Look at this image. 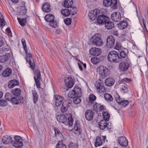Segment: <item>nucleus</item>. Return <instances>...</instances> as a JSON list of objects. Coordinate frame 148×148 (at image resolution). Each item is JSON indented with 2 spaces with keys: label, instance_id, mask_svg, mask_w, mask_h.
Listing matches in <instances>:
<instances>
[{
  "label": "nucleus",
  "instance_id": "1",
  "mask_svg": "<svg viewBox=\"0 0 148 148\" xmlns=\"http://www.w3.org/2000/svg\"><path fill=\"white\" fill-rule=\"evenodd\" d=\"M108 60L112 62L118 63L121 61L119 53L116 51H110L107 56Z\"/></svg>",
  "mask_w": 148,
  "mask_h": 148
},
{
  "label": "nucleus",
  "instance_id": "2",
  "mask_svg": "<svg viewBox=\"0 0 148 148\" xmlns=\"http://www.w3.org/2000/svg\"><path fill=\"white\" fill-rule=\"evenodd\" d=\"M101 35L99 34H96L92 36L90 40L92 44L98 47L101 46L103 42L101 39Z\"/></svg>",
  "mask_w": 148,
  "mask_h": 148
},
{
  "label": "nucleus",
  "instance_id": "3",
  "mask_svg": "<svg viewBox=\"0 0 148 148\" xmlns=\"http://www.w3.org/2000/svg\"><path fill=\"white\" fill-rule=\"evenodd\" d=\"M45 20L49 22V25L51 27L54 28L56 27L57 26V23L55 20V16L54 15L50 14L46 15L45 16Z\"/></svg>",
  "mask_w": 148,
  "mask_h": 148
},
{
  "label": "nucleus",
  "instance_id": "4",
  "mask_svg": "<svg viewBox=\"0 0 148 148\" xmlns=\"http://www.w3.org/2000/svg\"><path fill=\"white\" fill-rule=\"evenodd\" d=\"M97 71L102 78L108 76L110 74L109 69L102 66L98 67L97 68Z\"/></svg>",
  "mask_w": 148,
  "mask_h": 148
},
{
  "label": "nucleus",
  "instance_id": "5",
  "mask_svg": "<svg viewBox=\"0 0 148 148\" xmlns=\"http://www.w3.org/2000/svg\"><path fill=\"white\" fill-rule=\"evenodd\" d=\"M125 61H123L120 63L119 64V68L121 71H124L129 68L130 64V61L128 58H126Z\"/></svg>",
  "mask_w": 148,
  "mask_h": 148
},
{
  "label": "nucleus",
  "instance_id": "6",
  "mask_svg": "<svg viewBox=\"0 0 148 148\" xmlns=\"http://www.w3.org/2000/svg\"><path fill=\"white\" fill-rule=\"evenodd\" d=\"M34 79L38 88L40 87V80L41 78V75L40 71L38 69H36L34 71Z\"/></svg>",
  "mask_w": 148,
  "mask_h": 148
},
{
  "label": "nucleus",
  "instance_id": "7",
  "mask_svg": "<svg viewBox=\"0 0 148 148\" xmlns=\"http://www.w3.org/2000/svg\"><path fill=\"white\" fill-rule=\"evenodd\" d=\"M27 54L26 57V61L29 63L31 68L33 69L35 68V64L34 63V60L32 58V55L30 53L28 52L27 49L25 50Z\"/></svg>",
  "mask_w": 148,
  "mask_h": 148
},
{
  "label": "nucleus",
  "instance_id": "8",
  "mask_svg": "<svg viewBox=\"0 0 148 148\" xmlns=\"http://www.w3.org/2000/svg\"><path fill=\"white\" fill-rule=\"evenodd\" d=\"M109 18L105 15L99 16L97 18V23L99 25L104 24L108 21H109Z\"/></svg>",
  "mask_w": 148,
  "mask_h": 148
},
{
  "label": "nucleus",
  "instance_id": "9",
  "mask_svg": "<svg viewBox=\"0 0 148 148\" xmlns=\"http://www.w3.org/2000/svg\"><path fill=\"white\" fill-rule=\"evenodd\" d=\"M99 10L97 9L91 11L88 14L90 19L92 21H94L97 18V16L99 15Z\"/></svg>",
  "mask_w": 148,
  "mask_h": 148
},
{
  "label": "nucleus",
  "instance_id": "10",
  "mask_svg": "<svg viewBox=\"0 0 148 148\" xmlns=\"http://www.w3.org/2000/svg\"><path fill=\"white\" fill-rule=\"evenodd\" d=\"M115 41V38L113 36H108L107 39V47L110 48H112L114 44Z\"/></svg>",
  "mask_w": 148,
  "mask_h": 148
},
{
  "label": "nucleus",
  "instance_id": "11",
  "mask_svg": "<svg viewBox=\"0 0 148 148\" xmlns=\"http://www.w3.org/2000/svg\"><path fill=\"white\" fill-rule=\"evenodd\" d=\"M118 142L120 145L123 147L127 146L128 145V142L126 138L124 136H120L117 139Z\"/></svg>",
  "mask_w": 148,
  "mask_h": 148
},
{
  "label": "nucleus",
  "instance_id": "12",
  "mask_svg": "<svg viewBox=\"0 0 148 148\" xmlns=\"http://www.w3.org/2000/svg\"><path fill=\"white\" fill-rule=\"evenodd\" d=\"M111 18L113 21L118 22L121 20V14L119 12H114L111 14Z\"/></svg>",
  "mask_w": 148,
  "mask_h": 148
},
{
  "label": "nucleus",
  "instance_id": "13",
  "mask_svg": "<svg viewBox=\"0 0 148 148\" xmlns=\"http://www.w3.org/2000/svg\"><path fill=\"white\" fill-rule=\"evenodd\" d=\"M11 101L15 104L23 103L24 102L23 98L21 96L13 97Z\"/></svg>",
  "mask_w": 148,
  "mask_h": 148
},
{
  "label": "nucleus",
  "instance_id": "14",
  "mask_svg": "<svg viewBox=\"0 0 148 148\" xmlns=\"http://www.w3.org/2000/svg\"><path fill=\"white\" fill-rule=\"evenodd\" d=\"M90 53L92 55L97 56L99 55L101 53V51L99 48L95 47H93L90 49L89 51Z\"/></svg>",
  "mask_w": 148,
  "mask_h": 148
},
{
  "label": "nucleus",
  "instance_id": "15",
  "mask_svg": "<svg viewBox=\"0 0 148 148\" xmlns=\"http://www.w3.org/2000/svg\"><path fill=\"white\" fill-rule=\"evenodd\" d=\"M56 118L58 121L60 123L66 125L68 124L66 117L64 114H59L57 116Z\"/></svg>",
  "mask_w": 148,
  "mask_h": 148
},
{
  "label": "nucleus",
  "instance_id": "16",
  "mask_svg": "<svg viewBox=\"0 0 148 148\" xmlns=\"http://www.w3.org/2000/svg\"><path fill=\"white\" fill-rule=\"evenodd\" d=\"M54 99L55 101L56 105L57 106H59L61 104L64 99L61 96L56 95L54 97Z\"/></svg>",
  "mask_w": 148,
  "mask_h": 148
},
{
  "label": "nucleus",
  "instance_id": "17",
  "mask_svg": "<svg viewBox=\"0 0 148 148\" xmlns=\"http://www.w3.org/2000/svg\"><path fill=\"white\" fill-rule=\"evenodd\" d=\"M10 56V53H6L5 55L0 56V63H3L7 62Z\"/></svg>",
  "mask_w": 148,
  "mask_h": 148
},
{
  "label": "nucleus",
  "instance_id": "18",
  "mask_svg": "<svg viewBox=\"0 0 148 148\" xmlns=\"http://www.w3.org/2000/svg\"><path fill=\"white\" fill-rule=\"evenodd\" d=\"M64 82L66 87L69 88H71L74 84L73 79L70 77L66 78L64 80Z\"/></svg>",
  "mask_w": 148,
  "mask_h": 148
},
{
  "label": "nucleus",
  "instance_id": "19",
  "mask_svg": "<svg viewBox=\"0 0 148 148\" xmlns=\"http://www.w3.org/2000/svg\"><path fill=\"white\" fill-rule=\"evenodd\" d=\"M94 113L91 110H87L85 113V117L88 121L92 120L93 116Z\"/></svg>",
  "mask_w": 148,
  "mask_h": 148
},
{
  "label": "nucleus",
  "instance_id": "20",
  "mask_svg": "<svg viewBox=\"0 0 148 148\" xmlns=\"http://www.w3.org/2000/svg\"><path fill=\"white\" fill-rule=\"evenodd\" d=\"M97 90L99 92H104L106 90L103 83L101 82H97L96 84Z\"/></svg>",
  "mask_w": 148,
  "mask_h": 148
},
{
  "label": "nucleus",
  "instance_id": "21",
  "mask_svg": "<svg viewBox=\"0 0 148 148\" xmlns=\"http://www.w3.org/2000/svg\"><path fill=\"white\" fill-rule=\"evenodd\" d=\"M19 84V82L18 80L16 79H13L9 82L8 86L9 88H12Z\"/></svg>",
  "mask_w": 148,
  "mask_h": 148
},
{
  "label": "nucleus",
  "instance_id": "22",
  "mask_svg": "<svg viewBox=\"0 0 148 148\" xmlns=\"http://www.w3.org/2000/svg\"><path fill=\"white\" fill-rule=\"evenodd\" d=\"M12 72L11 69L9 67L6 68L2 72V75L4 77H7L10 76Z\"/></svg>",
  "mask_w": 148,
  "mask_h": 148
},
{
  "label": "nucleus",
  "instance_id": "23",
  "mask_svg": "<svg viewBox=\"0 0 148 148\" xmlns=\"http://www.w3.org/2000/svg\"><path fill=\"white\" fill-rule=\"evenodd\" d=\"M13 138L10 136H4L2 139V142L5 144H8L10 143H12Z\"/></svg>",
  "mask_w": 148,
  "mask_h": 148
},
{
  "label": "nucleus",
  "instance_id": "24",
  "mask_svg": "<svg viewBox=\"0 0 148 148\" xmlns=\"http://www.w3.org/2000/svg\"><path fill=\"white\" fill-rule=\"evenodd\" d=\"M114 79L112 78L109 77L105 80V83L107 86H111L114 85Z\"/></svg>",
  "mask_w": 148,
  "mask_h": 148
},
{
  "label": "nucleus",
  "instance_id": "25",
  "mask_svg": "<svg viewBox=\"0 0 148 148\" xmlns=\"http://www.w3.org/2000/svg\"><path fill=\"white\" fill-rule=\"evenodd\" d=\"M127 23L126 21L123 20L120 22L118 24V27L120 29H123L127 26Z\"/></svg>",
  "mask_w": 148,
  "mask_h": 148
},
{
  "label": "nucleus",
  "instance_id": "26",
  "mask_svg": "<svg viewBox=\"0 0 148 148\" xmlns=\"http://www.w3.org/2000/svg\"><path fill=\"white\" fill-rule=\"evenodd\" d=\"M104 97L106 101L109 103H111L113 101V98L110 94L105 93L104 95Z\"/></svg>",
  "mask_w": 148,
  "mask_h": 148
},
{
  "label": "nucleus",
  "instance_id": "27",
  "mask_svg": "<svg viewBox=\"0 0 148 148\" xmlns=\"http://www.w3.org/2000/svg\"><path fill=\"white\" fill-rule=\"evenodd\" d=\"M50 5L48 3H45L42 7V10L45 12H48L51 11Z\"/></svg>",
  "mask_w": 148,
  "mask_h": 148
},
{
  "label": "nucleus",
  "instance_id": "28",
  "mask_svg": "<svg viewBox=\"0 0 148 148\" xmlns=\"http://www.w3.org/2000/svg\"><path fill=\"white\" fill-rule=\"evenodd\" d=\"M73 3L72 0H65L64 3V6L67 8H71Z\"/></svg>",
  "mask_w": 148,
  "mask_h": 148
},
{
  "label": "nucleus",
  "instance_id": "29",
  "mask_svg": "<svg viewBox=\"0 0 148 148\" xmlns=\"http://www.w3.org/2000/svg\"><path fill=\"white\" fill-rule=\"evenodd\" d=\"M107 125L106 121L105 120L101 121L99 124V128L102 130H103L105 129Z\"/></svg>",
  "mask_w": 148,
  "mask_h": 148
},
{
  "label": "nucleus",
  "instance_id": "30",
  "mask_svg": "<svg viewBox=\"0 0 148 148\" xmlns=\"http://www.w3.org/2000/svg\"><path fill=\"white\" fill-rule=\"evenodd\" d=\"M12 144L16 147H21L23 146V143L22 141H15L12 140Z\"/></svg>",
  "mask_w": 148,
  "mask_h": 148
},
{
  "label": "nucleus",
  "instance_id": "31",
  "mask_svg": "<svg viewBox=\"0 0 148 148\" xmlns=\"http://www.w3.org/2000/svg\"><path fill=\"white\" fill-rule=\"evenodd\" d=\"M105 27L108 29H112L114 26L113 23L112 21H108L105 23Z\"/></svg>",
  "mask_w": 148,
  "mask_h": 148
},
{
  "label": "nucleus",
  "instance_id": "32",
  "mask_svg": "<svg viewBox=\"0 0 148 148\" xmlns=\"http://www.w3.org/2000/svg\"><path fill=\"white\" fill-rule=\"evenodd\" d=\"M75 92L77 94L78 97H79L82 96V92L81 88L77 86H75L74 87L73 89Z\"/></svg>",
  "mask_w": 148,
  "mask_h": 148
},
{
  "label": "nucleus",
  "instance_id": "33",
  "mask_svg": "<svg viewBox=\"0 0 148 148\" xmlns=\"http://www.w3.org/2000/svg\"><path fill=\"white\" fill-rule=\"evenodd\" d=\"M103 143L102 141L99 136L96 137L95 142V146L96 147H98L99 146L102 145Z\"/></svg>",
  "mask_w": 148,
  "mask_h": 148
},
{
  "label": "nucleus",
  "instance_id": "34",
  "mask_svg": "<svg viewBox=\"0 0 148 148\" xmlns=\"http://www.w3.org/2000/svg\"><path fill=\"white\" fill-rule=\"evenodd\" d=\"M32 95L34 103V104H36L38 100V95L35 90H32Z\"/></svg>",
  "mask_w": 148,
  "mask_h": 148
},
{
  "label": "nucleus",
  "instance_id": "35",
  "mask_svg": "<svg viewBox=\"0 0 148 148\" xmlns=\"http://www.w3.org/2000/svg\"><path fill=\"white\" fill-rule=\"evenodd\" d=\"M11 93L15 96H19L21 94V90L18 88H16L11 91Z\"/></svg>",
  "mask_w": 148,
  "mask_h": 148
},
{
  "label": "nucleus",
  "instance_id": "36",
  "mask_svg": "<svg viewBox=\"0 0 148 148\" xmlns=\"http://www.w3.org/2000/svg\"><path fill=\"white\" fill-rule=\"evenodd\" d=\"M17 20L20 25L24 26L27 23V19L25 18H17Z\"/></svg>",
  "mask_w": 148,
  "mask_h": 148
},
{
  "label": "nucleus",
  "instance_id": "37",
  "mask_svg": "<svg viewBox=\"0 0 148 148\" xmlns=\"http://www.w3.org/2000/svg\"><path fill=\"white\" fill-rule=\"evenodd\" d=\"M6 23L2 14L0 12V26L3 27L5 25Z\"/></svg>",
  "mask_w": 148,
  "mask_h": 148
},
{
  "label": "nucleus",
  "instance_id": "38",
  "mask_svg": "<svg viewBox=\"0 0 148 148\" xmlns=\"http://www.w3.org/2000/svg\"><path fill=\"white\" fill-rule=\"evenodd\" d=\"M67 117H68V124L69 126H71L73 124V120L72 117V115L71 114H69L67 115Z\"/></svg>",
  "mask_w": 148,
  "mask_h": 148
},
{
  "label": "nucleus",
  "instance_id": "39",
  "mask_svg": "<svg viewBox=\"0 0 148 148\" xmlns=\"http://www.w3.org/2000/svg\"><path fill=\"white\" fill-rule=\"evenodd\" d=\"M76 94H77L75 92L73 89L69 92L68 94V95L69 97L71 98H74V97H78Z\"/></svg>",
  "mask_w": 148,
  "mask_h": 148
},
{
  "label": "nucleus",
  "instance_id": "40",
  "mask_svg": "<svg viewBox=\"0 0 148 148\" xmlns=\"http://www.w3.org/2000/svg\"><path fill=\"white\" fill-rule=\"evenodd\" d=\"M61 13L64 16H68L70 14V12L69 9H64L62 10Z\"/></svg>",
  "mask_w": 148,
  "mask_h": 148
},
{
  "label": "nucleus",
  "instance_id": "41",
  "mask_svg": "<svg viewBox=\"0 0 148 148\" xmlns=\"http://www.w3.org/2000/svg\"><path fill=\"white\" fill-rule=\"evenodd\" d=\"M74 129L76 131V132H77L78 133L80 134L81 132V130L79 124L77 122H76L75 123Z\"/></svg>",
  "mask_w": 148,
  "mask_h": 148
},
{
  "label": "nucleus",
  "instance_id": "42",
  "mask_svg": "<svg viewBox=\"0 0 148 148\" xmlns=\"http://www.w3.org/2000/svg\"><path fill=\"white\" fill-rule=\"evenodd\" d=\"M5 97L6 100L11 101L13 98L12 93L9 92L6 93L5 95Z\"/></svg>",
  "mask_w": 148,
  "mask_h": 148
},
{
  "label": "nucleus",
  "instance_id": "43",
  "mask_svg": "<svg viewBox=\"0 0 148 148\" xmlns=\"http://www.w3.org/2000/svg\"><path fill=\"white\" fill-rule=\"evenodd\" d=\"M56 148H66V147L65 145L62 143V141H59L57 144Z\"/></svg>",
  "mask_w": 148,
  "mask_h": 148
},
{
  "label": "nucleus",
  "instance_id": "44",
  "mask_svg": "<svg viewBox=\"0 0 148 148\" xmlns=\"http://www.w3.org/2000/svg\"><path fill=\"white\" fill-rule=\"evenodd\" d=\"M68 107L67 105H66L63 103L61 108V112L63 113L66 112L67 110Z\"/></svg>",
  "mask_w": 148,
  "mask_h": 148
},
{
  "label": "nucleus",
  "instance_id": "45",
  "mask_svg": "<svg viewBox=\"0 0 148 148\" xmlns=\"http://www.w3.org/2000/svg\"><path fill=\"white\" fill-rule=\"evenodd\" d=\"M119 56L121 58V60H122V58H125V60H126V58H128L127 53L123 51H122L120 52Z\"/></svg>",
  "mask_w": 148,
  "mask_h": 148
},
{
  "label": "nucleus",
  "instance_id": "46",
  "mask_svg": "<svg viewBox=\"0 0 148 148\" xmlns=\"http://www.w3.org/2000/svg\"><path fill=\"white\" fill-rule=\"evenodd\" d=\"M97 97L94 94L90 95L89 96V102L92 103L96 99Z\"/></svg>",
  "mask_w": 148,
  "mask_h": 148
},
{
  "label": "nucleus",
  "instance_id": "47",
  "mask_svg": "<svg viewBox=\"0 0 148 148\" xmlns=\"http://www.w3.org/2000/svg\"><path fill=\"white\" fill-rule=\"evenodd\" d=\"M99 61V59L96 57H93L91 59V62L94 64H97Z\"/></svg>",
  "mask_w": 148,
  "mask_h": 148
},
{
  "label": "nucleus",
  "instance_id": "48",
  "mask_svg": "<svg viewBox=\"0 0 148 148\" xmlns=\"http://www.w3.org/2000/svg\"><path fill=\"white\" fill-rule=\"evenodd\" d=\"M111 0H103V4L106 7H108L111 5Z\"/></svg>",
  "mask_w": 148,
  "mask_h": 148
},
{
  "label": "nucleus",
  "instance_id": "49",
  "mask_svg": "<svg viewBox=\"0 0 148 148\" xmlns=\"http://www.w3.org/2000/svg\"><path fill=\"white\" fill-rule=\"evenodd\" d=\"M102 114L103 116L104 120L106 121H108L110 115L107 112H103Z\"/></svg>",
  "mask_w": 148,
  "mask_h": 148
},
{
  "label": "nucleus",
  "instance_id": "50",
  "mask_svg": "<svg viewBox=\"0 0 148 148\" xmlns=\"http://www.w3.org/2000/svg\"><path fill=\"white\" fill-rule=\"evenodd\" d=\"M63 103L66 105H67V106L69 107L71 105L72 101L71 100L68 99L65 100Z\"/></svg>",
  "mask_w": 148,
  "mask_h": 148
},
{
  "label": "nucleus",
  "instance_id": "51",
  "mask_svg": "<svg viewBox=\"0 0 148 148\" xmlns=\"http://www.w3.org/2000/svg\"><path fill=\"white\" fill-rule=\"evenodd\" d=\"M70 10V13H71L72 15H75L77 12V9L76 8L71 7Z\"/></svg>",
  "mask_w": 148,
  "mask_h": 148
},
{
  "label": "nucleus",
  "instance_id": "52",
  "mask_svg": "<svg viewBox=\"0 0 148 148\" xmlns=\"http://www.w3.org/2000/svg\"><path fill=\"white\" fill-rule=\"evenodd\" d=\"M79 97H77L73 98V101L75 103L77 104L80 103L81 99Z\"/></svg>",
  "mask_w": 148,
  "mask_h": 148
},
{
  "label": "nucleus",
  "instance_id": "53",
  "mask_svg": "<svg viewBox=\"0 0 148 148\" xmlns=\"http://www.w3.org/2000/svg\"><path fill=\"white\" fill-rule=\"evenodd\" d=\"M121 91L123 92H128V88L127 86L124 85H122L121 87Z\"/></svg>",
  "mask_w": 148,
  "mask_h": 148
},
{
  "label": "nucleus",
  "instance_id": "54",
  "mask_svg": "<svg viewBox=\"0 0 148 148\" xmlns=\"http://www.w3.org/2000/svg\"><path fill=\"white\" fill-rule=\"evenodd\" d=\"M54 130L55 132V135L56 136H61L62 135V134L60 132V130L57 128H54Z\"/></svg>",
  "mask_w": 148,
  "mask_h": 148
},
{
  "label": "nucleus",
  "instance_id": "55",
  "mask_svg": "<svg viewBox=\"0 0 148 148\" xmlns=\"http://www.w3.org/2000/svg\"><path fill=\"white\" fill-rule=\"evenodd\" d=\"M121 102L119 103L124 106H127L129 103L128 101L127 100H122V99Z\"/></svg>",
  "mask_w": 148,
  "mask_h": 148
},
{
  "label": "nucleus",
  "instance_id": "56",
  "mask_svg": "<svg viewBox=\"0 0 148 148\" xmlns=\"http://www.w3.org/2000/svg\"><path fill=\"white\" fill-rule=\"evenodd\" d=\"M7 104V101L4 100H0V106H5Z\"/></svg>",
  "mask_w": 148,
  "mask_h": 148
},
{
  "label": "nucleus",
  "instance_id": "57",
  "mask_svg": "<svg viewBox=\"0 0 148 148\" xmlns=\"http://www.w3.org/2000/svg\"><path fill=\"white\" fill-rule=\"evenodd\" d=\"M71 19L69 18H66L64 20V23L67 25H70L71 23Z\"/></svg>",
  "mask_w": 148,
  "mask_h": 148
},
{
  "label": "nucleus",
  "instance_id": "58",
  "mask_svg": "<svg viewBox=\"0 0 148 148\" xmlns=\"http://www.w3.org/2000/svg\"><path fill=\"white\" fill-rule=\"evenodd\" d=\"M21 41L24 50H27V46L25 39L23 38L22 39Z\"/></svg>",
  "mask_w": 148,
  "mask_h": 148
},
{
  "label": "nucleus",
  "instance_id": "59",
  "mask_svg": "<svg viewBox=\"0 0 148 148\" xmlns=\"http://www.w3.org/2000/svg\"><path fill=\"white\" fill-rule=\"evenodd\" d=\"M121 44L120 43L116 42V44L114 48L119 50L121 49Z\"/></svg>",
  "mask_w": 148,
  "mask_h": 148
},
{
  "label": "nucleus",
  "instance_id": "60",
  "mask_svg": "<svg viewBox=\"0 0 148 148\" xmlns=\"http://www.w3.org/2000/svg\"><path fill=\"white\" fill-rule=\"evenodd\" d=\"M115 99L116 101L119 103L121 102V101L122 100L120 99V97L118 94L115 95Z\"/></svg>",
  "mask_w": 148,
  "mask_h": 148
},
{
  "label": "nucleus",
  "instance_id": "61",
  "mask_svg": "<svg viewBox=\"0 0 148 148\" xmlns=\"http://www.w3.org/2000/svg\"><path fill=\"white\" fill-rule=\"evenodd\" d=\"M110 3H111V5L112 7H115L117 4V0H111Z\"/></svg>",
  "mask_w": 148,
  "mask_h": 148
},
{
  "label": "nucleus",
  "instance_id": "62",
  "mask_svg": "<svg viewBox=\"0 0 148 148\" xmlns=\"http://www.w3.org/2000/svg\"><path fill=\"white\" fill-rule=\"evenodd\" d=\"M99 104H97L96 105H95L94 106L93 109L96 112H99Z\"/></svg>",
  "mask_w": 148,
  "mask_h": 148
},
{
  "label": "nucleus",
  "instance_id": "63",
  "mask_svg": "<svg viewBox=\"0 0 148 148\" xmlns=\"http://www.w3.org/2000/svg\"><path fill=\"white\" fill-rule=\"evenodd\" d=\"M15 141H22L21 139V137L18 136H15L14 138V140Z\"/></svg>",
  "mask_w": 148,
  "mask_h": 148
},
{
  "label": "nucleus",
  "instance_id": "64",
  "mask_svg": "<svg viewBox=\"0 0 148 148\" xmlns=\"http://www.w3.org/2000/svg\"><path fill=\"white\" fill-rule=\"evenodd\" d=\"M99 111H100L104 110H106V108L104 105H100L99 104Z\"/></svg>",
  "mask_w": 148,
  "mask_h": 148
}]
</instances>
